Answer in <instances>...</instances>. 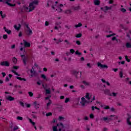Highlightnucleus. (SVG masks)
Segmentation results:
<instances>
[{"mask_svg": "<svg viewBox=\"0 0 131 131\" xmlns=\"http://www.w3.org/2000/svg\"><path fill=\"white\" fill-rule=\"evenodd\" d=\"M38 4V2L37 0H35V1L30 3L29 7L25 8V11H26V12H31V11H33L35 8V6H37Z\"/></svg>", "mask_w": 131, "mask_h": 131, "instance_id": "nucleus-1", "label": "nucleus"}, {"mask_svg": "<svg viewBox=\"0 0 131 131\" xmlns=\"http://www.w3.org/2000/svg\"><path fill=\"white\" fill-rule=\"evenodd\" d=\"M64 125H63V124L60 123L57 124V126H54L53 127V131H61V130H64Z\"/></svg>", "mask_w": 131, "mask_h": 131, "instance_id": "nucleus-2", "label": "nucleus"}, {"mask_svg": "<svg viewBox=\"0 0 131 131\" xmlns=\"http://www.w3.org/2000/svg\"><path fill=\"white\" fill-rule=\"evenodd\" d=\"M109 117L110 118L108 117H103L102 118L100 119V120H103V121L107 122L108 120H115V119H117V118H118V117L115 115H111L109 116Z\"/></svg>", "mask_w": 131, "mask_h": 131, "instance_id": "nucleus-3", "label": "nucleus"}, {"mask_svg": "<svg viewBox=\"0 0 131 131\" xmlns=\"http://www.w3.org/2000/svg\"><path fill=\"white\" fill-rule=\"evenodd\" d=\"M85 98L88 100V103H92L93 101L96 100V97L93 96L92 94L86 93L85 95Z\"/></svg>", "mask_w": 131, "mask_h": 131, "instance_id": "nucleus-4", "label": "nucleus"}, {"mask_svg": "<svg viewBox=\"0 0 131 131\" xmlns=\"http://www.w3.org/2000/svg\"><path fill=\"white\" fill-rule=\"evenodd\" d=\"M52 8L53 10L58 12V13H61V12H62V8H63V4L53 5L52 6Z\"/></svg>", "mask_w": 131, "mask_h": 131, "instance_id": "nucleus-5", "label": "nucleus"}, {"mask_svg": "<svg viewBox=\"0 0 131 131\" xmlns=\"http://www.w3.org/2000/svg\"><path fill=\"white\" fill-rule=\"evenodd\" d=\"M26 27L27 29V30H26L27 35L28 36H30V35H32V34H33L32 30H31L30 28H29V27L28 26V25H26Z\"/></svg>", "mask_w": 131, "mask_h": 131, "instance_id": "nucleus-6", "label": "nucleus"}, {"mask_svg": "<svg viewBox=\"0 0 131 131\" xmlns=\"http://www.w3.org/2000/svg\"><path fill=\"white\" fill-rule=\"evenodd\" d=\"M21 57L24 65H26L27 64V62L28 61V56H26L25 55H21Z\"/></svg>", "mask_w": 131, "mask_h": 131, "instance_id": "nucleus-7", "label": "nucleus"}, {"mask_svg": "<svg viewBox=\"0 0 131 131\" xmlns=\"http://www.w3.org/2000/svg\"><path fill=\"white\" fill-rule=\"evenodd\" d=\"M112 9V6L108 7L107 6H104V7H101V10H102L104 13H107V11L111 10Z\"/></svg>", "mask_w": 131, "mask_h": 131, "instance_id": "nucleus-8", "label": "nucleus"}, {"mask_svg": "<svg viewBox=\"0 0 131 131\" xmlns=\"http://www.w3.org/2000/svg\"><path fill=\"white\" fill-rule=\"evenodd\" d=\"M1 66H5L6 67H9L10 66V62L7 61H4L1 62Z\"/></svg>", "mask_w": 131, "mask_h": 131, "instance_id": "nucleus-9", "label": "nucleus"}, {"mask_svg": "<svg viewBox=\"0 0 131 131\" xmlns=\"http://www.w3.org/2000/svg\"><path fill=\"white\" fill-rule=\"evenodd\" d=\"M97 66L98 67H100V68H106L107 69V68H108V66L106 64H102V63H101V62H98L97 63Z\"/></svg>", "mask_w": 131, "mask_h": 131, "instance_id": "nucleus-10", "label": "nucleus"}, {"mask_svg": "<svg viewBox=\"0 0 131 131\" xmlns=\"http://www.w3.org/2000/svg\"><path fill=\"white\" fill-rule=\"evenodd\" d=\"M30 73H31L30 77H33V76H35L36 75V72L33 71V67H32V69L30 70Z\"/></svg>", "mask_w": 131, "mask_h": 131, "instance_id": "nucleus-11", "label": "nucleus"}, {"mask_svg": "<svg viewBox=\"0 0 131 131\" xmlns=\"http://www.w3.org/2000/svg\"><path fill=\"white\" fill-rule=\"evenodd\" d=\"M81 100V101L80 102V104L81 106H85V103H86V100H85V98H84V97H82Z\"/></svg>", "mask_w": 131, "mask_h": 131, "instance_id": "nucleus-12", "label": "nucleus"}, {"mask_svg": "<svg viewBox=\"0 0 131 131\" xmlns=\"http://www.w3.org/2000/svg\"><path fill=\"white\" fill-rule=\"evenodd\" d=\"M71 74L74 75L76 78H78L77 75H78V72L75 70H73L71 72Z\"/></svg>", "mask_w": 131, "mask_h": 131, "instance_id": "nucleus-13", "label": "nucleus"}, {"mask_svg": "<svg viewBox=\"0 0 131 131\" xmlns=\"http://www.w3.org/2000/svg\"><path fill=\"white\" fill-rule=\"evenodd\" d=\"M33 106L35 109H38L39 108V103H37V101L33 102Z\"/></svg>", "mask_w": 131, "mask_h": 131, "instance_id": "nucleus-14", "label": "nucleus"}, {"mask_svg": "<svg viewBox=\"0 0 131 131\" xmlns=\"http://www.w3.org/2000/svg\"><path fill=\"white\" fill-rule=\"evenodd\" d=\"M24 45L26 48H29L30 47V43L26 41L25 40H23Z\"/></svg>", "mask_w": 131, "mask_h": 131, "instance_id": "nucleus-15", "label": "nucleus"}, {"mask_svg": "<svg viewBox=\"0 0 131 131\" xmlns=\"http://www.w3.org/2000/svg\"><path fill=\"white\" fill-rule=\"evenodd\" d=\"M131 116L130 115L128 114V117L127 118V123L128 125H131V121H130Z\"/></svg>", "mask_w": 131, "mask_h": 131, "instance_id": "nucleus-16", "label": "nucleus"}, {"mask_svg": "<svg viewBox=\"0 0 131 131\" xmlns=\"http://www.w3.org/2000/svg\"><path fill=\"white\" fill-rule=\"evenodd\" d=\"M4 29L5 30V32H6L7 34H11V33H12V31H11V30H9L8 29H7V28H6V27H5L4 28Z\"/></svg>", "mask_w": 131, "mask_h": 131, "instance_id": "nucleus-17", "label": "nucleus"}, {"mask_svg": "<svg viewBox=\"0 0 131 131\" xmlns=\"http://www.w3.org/2000/svg\"><path fill=\"white\" fill-rule=\"evenodd\" d=\"M6 99L8 100V101H14V100H15V98L11 96H8L6 97Z\"/></svg>", "mask_w": 131, "mask_h": 131, "instance_id": "nucleus-18", "label": "nucleus"}, {"mask_svg": "<svg viewBox=\"0 0 131 131\" xmlns=\"http://www.w3.org/2000/svg\"><path fill=\"white\" fill-rule=\"evenodd\" d=\"M104 94L105 95H107V96H110V95L111 94V93H110V90H109V89H105L104 90Z\"/></svg>", "mask_w": 131, "mask_h": 131, "instance_id": "nucleus-19", "label": "nucleus"}, {"mask_svg": "<svg viewBox=\"0 0 131 131\" xmlns=\"http://www.w3.org/2000/svg\"><path fill=\"white\" fill-rule=\"evenodd\" d=\"M80 7L79 6V5H76L75 6H73L72 7V9L74 10V11H77V10H79Z\"/></svg>", "mask_w": 131, "mask_h": 131, "instance_id": "nucleus-20", "label": "nucleus"}, {"mask_svg": "<svg viewBox=\"0 0 131 131\" xmlns=\"http://www.w3.org/2000/svg\"><path fill=\"white\" fill-rule=\"evenodd\" d=\"M94 3L95 6H99L101 2L100 1V0H94Z\"/></svg>", "mask_w": 131, "mask_h": 131, "instance_id": "nucleus-21", "label": "nucleus"}, {"mask_svg": "<svg viewBox=\"0 0 131 131\" xmlns=\"http://www.w3.org/2000/svg\"><path fill=\"white\" fill-rule=\"evenodd\" d=\"M101 107L103 108L105 110H108V109H110V107L108 105H105L104 104L101 105Z\"/></svg>", "mask_w": 131, "mask_h": 131, "instance_id": "nucleus-22", "label": "nucleus"}, {"mask_svg": "<svg viewBox=\"0 0 131 131\" xmlns=\"http://www.w3.org/2000/svg\"><path fill=\"white\" fill-rule=\"evenodd\" d=\"M14 28H15V29L16 30L18 31L20 29V28H21V25H20V24H18V25H14Z\"/></svg>", "mask_w": 131, "mask_h": 131, "instance_id": "nucleus-23", "label": "nucleus"}, {"mask_svg": "<svg viewBox=\"0 0 131 131\" xmlns=\"http://www.w3.org/2000/svg\"><path fill=\"white\" fill-rule=\"evenodd\" d=\"M52 104V100H49L48 103L47 104L46 109H50V106Z\"/></svg>", "mask_w": 131, "mask_h": 131, "instance_id": "nucleus-24", "label": "nucleus"}, {"mask_svg": "<svg viewBox=\"0 0 131 131\" xmlns=\"http://www.w3.org/2000/svg\"><path fill=\"white\" fill-rule=\"evenodd\" d=\"M41 77L42 78V79H45V80H46V81H48V78H47V76L45 74H41Z\"/></svg>", "mask_w": 131, "mask_h": 131, "instance_id": "nucleus-25", "label": "nucleus"}, {"mask_svg": "<svg viewBox=\"0 0 131 131\" xmlns=\"http://www.w3.org/2000/svg\"><path fill=\"white\" fill-rule=\"evenodd\" d=\"M82 84H84V85H86V86H89V85H90V82H88V81H82Z\"/></svg>", "mask_w": 131, "mask_h": 131, "instance_id": "nucleus-26", "label": "nucleus"}, {"mask_svg": "<svg viewBox=\"0 0 131 131\" xmlns=\"http://www.w3.org/2000/svg\"><path fill=\"white\" fill-rule=\"evenodd\" d=\"M64 14H67L68 15L69 14H71L72 13V11H71V10L70 9H68L67 10H65L64 11Z\"/></svg>", "mask_w": 131, "mask_h": 131, "instance_id": "nucleus-27", "label": "nucleus"}, {"mask_svg": "<svg viewBox=\"0 0 131 131\" xmlns=\"http://www.w3.org/2000/svg\"><path fill=\"white\" fill-rule=\"evenodd\" d=\"M126 48H127V49H130V48H131V43L130 42L126 43Z\"/></svg>", "mask_w": 131, "mask_h": 131, "instance_id": "nucleus-28", "label": "nucleus"}, {"mask_svg": "<svg viewBox=\"0 0 131 131\" xmlns=\"http://www.w3.org/2000/svg\"><path fill=\"white\" fill-rule=\"evenodd\" d=\"M12 61H13V62L14 63V64H17V62H18V60L17 59V58L16 57H13L12 58Z\"/></svg>", "mask_w": 131, "mask_h": 131, "instance_id": "nucleus-29", "label": "nucleus"}, {"mask_svg": "<svg viewBox=\"0 0 131 131\" xmlns=\"http://www.w3.org/2000/svg\"><path fill=\"white\" fill-rule=\"evenodd\" d=\"M64 42L67 43V48H68L69 46H71V43H70V42H69L68 40H65Z\"/></svg>", "mask_w": 131, "mask_h": 131, "instance_id": "nucleus-30", "label": "nucleus"}, {"mask_svg": "<svg viewBox=\"0 0 131 131\" xmlns=\"http://www.w3.org/2000/svg\"><path fill=\"white\" fill-rule=\"evenodd\" d=\"M117 93L113 92L112 93H111L110 96L111 97H116V96H117Z\"/></svg>", "mask_w": 131, "mask_h": 131, "instance_id": "nucleus-31", "label": "nucleus"}, {"mask_svg": "<svg viewBox=\"0 0 131 131\" xmlns=\"http://www.w3.org/2000/svg\"><path fill=\"white\" fill-rule=\"evenodd\" d=\"M82 26V24L81 23H79L78 24L75 25V27L76 28H78V27H81Z\"/></svg>", "mask_w": 131, "mask_h": 131, "instance_id": "nucleus-32", "label": "nucleus"}, {"mask_svg": "<svg viewBox=\"0 0 131 131\" xmlns=\"http://www.w3.org/2000/svg\"><path fill=\"white\" fill-rule=\"evenodd\" d=\"M81 36H82V34H81V33H79V34H76L75 37L77 38H79L80 37H81Z\"/></svg>", "mask_w": 131, "mask_h": 131, "instance_id": "nucleus-33", "label": "nucleus"}, {"mask_svg": "<svg viewBox=\"0 0 131 131\" xmlns=\"http://www.w3.org/2000/svg\"><path fill=\"white\" fill-rule=\"evenodd\" d=\"M95 109H96L97 110L100 111V108L97 107V106H92V110L93 111H95Z\"/></svg>", "mask_w": 131, "mask_h": 131, "instance_id": "nucleus-34", "label": "nucleus"}, {"mask_svg": "<svg viewBox=\"0 0 131 131\" xmlns=\"http://www.w3.org/2000/svg\"><path fill=\"white\" fill-rule=\"evenodd\" d=\"M29 122H30V123H31V124H32V125L33 126H34V125H35V122L32 121V120L30 118H29Z\"/></svg>", "mask_w": 131, "mask_h": 131, "instance_id": "nucleus-35", "label": "nucleus"}, {"mask_svg": "<svg viewBox=\"0 0 131 131\" xmlns=\"http://www.w3.org/2000/svg\"><path fill=\"white\" fill-rule=\"evenodd\" d=\"M16 79H18L19 80H24V81H26V79L20 77H16Z\"/></svg>", "mask_w": 131, "mask_h": 131, "instance_id": "nucleus-36", "label": "nucleus"}, {"mask_svg": "<svg viewBox=\"0 0 131 131\" xmlns=\"http://www.w3.org/2000/svg\"><path fill=\"white\" fill-rule=\"evenodd\" d=\"M62 41H63V39L60 38L59 39L58 41H56L55 42V43H56L57 45H59V43H60V42H62Z\"/></svg>", "mask_w": 131, "mask_h": 131, "instance_id": "nucleus-37", "label": "nucleus"}, {"mask_svg": "<svg viewBox=\"0 0 131 131\" xmlns=\"http://www.w3.org/2000/svg\"><path fill=\"white\" fill-rule=\"evenodd\" d=\"M65 120V118L62 116H60L59 118V121H64Z\"/></svg>", "mask_w": 131, "mask_h": 131, "instance_id": "nucleus-38", "label": "nucleus"}, {"mask_svg": "<svg viewBox=\"0 0 131 131\" xmlns=\"http://www.w3.org/2000/svg\"><path fill=\"white\" fill-rule=\"evenodd\" d=\"M75 55H77V56H80V55H81V53L78 52V51L77 50L75 52Z\"/></svg>", "mask_w": 131, "mask_h": 131, "instance_id": "nucleus-39", "label": "nucleus"}, {"mask_svg": "<svg viewBox=\"0 0 131 131\" xmlns=\"http://www.w3.org/2000/svg\"><path fill=\"white\" fill-rule=\"evenodd\" d=\"M119 75L121 78H122V77H123V73H122V71L120 72Z\"/></svg>", "mask_w": 131, "mask_h": 131, "instance_id": "nucleus-40", "label": "nucleus"}, {"mask_svg": "<svg viewBox=\"0 0 131 131\" xmlns=\"http://www.w3.org/2000/svg\"><path fill=\"white\" fill-rule=\"evenodd\" d=\"M121 12H122V13H125V12H126V9H124V8H121L120 9Z\"/></svg>", "mask_w": 131, "mask_h": 131, "instance_id": "nucleus-41", "label": "nucleus"}, {"mask_svg": "<svg viewBox=\"0 0 131 131\" xmlns=\"http://www.w3.org/2000/svg\"><path fill=\"white\" fill-rule=\"evenodd\" d=\"M114 35H116V34L115 33L110 34L108 35H107L106 37H111V36H114Z\"/></svg>", "mask_w": 131, "mask_h": 131, "instance_id": "nucleus-42", "label": "nucleus"}, {"mask_svg": "<svg viewBox=\"0 0 131 131\" xmlns=\"http://www.w3.org/2000/svg\"><path fill=\"white\" fill-rule=\"evenodd\" d=\"M70 52L71 54H74V53H75V51L74 50V49H70Z\"/></svg>", "mask_w": 131, "mask_h": 131, "instance_id": "nucleus-43", "label": "nucleus"}, {"mask_svg": "<svg viewBox=\"0 0 131 131\" xmlns=\"http://www.w3.org/2000/svg\"><path fill=\"white\" fill-rule=\"evenodd\" d=\"M94 117H95V116L94 115V114H91L90 115V118L91 119H93V118H94Z\"/></svg>", "mask_w": 131, "mask_h": 131, "instance_id": "nucleus-44", "label": "nucleus"}, {"mask_svg": "<svg viewBox=\"0 0 131 131\" xmlns=\"http://www.w3.org/2000/svg\"><path fill=\"white\" fill-rule=\"evenodd\" d=\"M28 94H29V96H30V97H33V93L32 92H29Z\"/></svg>", "mask_w": 131, "mask_h": 131, "instance_id": "nucleus-45", "label": "nucleus"}, {"mask_svg": "<svg viewBox=\"0 0 131 131\" xmlns=\"http://www.w3.org/2000/svg\"><path fill=\"white\" fill-rule=\"evenodd\" d=\"M53 115V114L52 113H48L46 114V116L49 117V116H52Z\"/></svg>", "mask_w": 131, "mask_h": 131, "instance_id": "nucleus-46", "label": "nucleus"}, {"mask_svg": "<svg viewBox=\"0 0 131 131\" xmlns=\"http://www.w3.org/2000/svg\"><path fill=\"white\" fill-rule=\"evenodd\" d=\"M125 59L127 62H130V60L127 58V56H125Z\"/></svg>", "mask_w": 131, "mask_h": 131, "instance_id": "nucleus-47", "label": "nucleus"}, {"mask_svg": "<svg viewBox=\"0 0 131 131\" xmlns=\"http://www.w3.org/2000/svg\"><path fill=\"white\" fill-rule=\"evenodd\" d=\"M76 43L78 45V46H80L81 45V43H80V41L79 40H77Z\"/></svg>", "mask_w": 131, "mask_h": 131, "instance_id": "nucleus-48", "label": "nucleus"}, {"mask_svg": "<svg viewBox=\"0 0 131 131\" xmlns=\"http://www.w3.org/2000/svg\"><path fill=\"white\" fill-rule=\"evenodd\" d=\"M3 38L4 39H7V38H8V35L7 34L3 35Z\"/></svg>", "mask_w": 131, "mask_h": 131, "instance_id": "nucleus-49", "label": "nucleus"}, {"mask_svg": "<svg viewBox=\"0 0 131 131\" xmlns=\"http://www.w3.org/2000/svg\"><path fill=\"white\" fill-rule=\"evenodd\" d=\"M17 119H18V120H23V117L18 116L17 117Z\"/></svg>", "mask_w": 131, "mask_h": 131, "instance_id": "nucleus-50", "label": "nucleus"}, {"mask_svg": "<svg viewBox=\"0 0 131 131\" xmlns=\"http://www.w3.org/2000/svg\"><path fill=\"white\" fill-rule=\"evenodd\" d=\"M46 94H51V91L49 89H46Z\"/></svg>", "mask_w": 131, "mask_h": 131, "instance_id": "nucleus-51", "label": "nucleus"}, {"mask_svg": "<svg viewBox=\"0 0 131 131\" xmlns=\"http://www.w3.org/2000/svg\"><path fill=\"white\" fill-rule=\"evenodd\" d=\"M124 63H125V61H122L121 62H119V64H121L122 65H124Z\"/></svg>", "mask_w": 131, "mask_h": 131, "instance_id": "nucleus-52", "label": "nucleus"}, {"mask_svg": "<svg viewBox=\"0 0 131 131\" xmlns=\"http://www.w3.org/2000/svg\"><path fill=\"white\" fill-rule=\"evenodd\" d=\"M61 24H62V23L61 22H57L55 23V25H57V26H59V25H61Z\"/></svg>", "mask_w": 131, "mask_h": 131, "instance_id": "nucleus-53", "label": "nucleus"}, {"mask_svg": "<svg viewBox=\"0 0 131 131\" xmlns=\"http://www.w3.org/2000/svg\"><path fill=\"white\" fill-rule=\"evenodd\" d=\"M50 23H49V21H46L45 22V26H49Z\"/></svg>", "mask_w": 131, "mask_h": 131, "instance_id": "nucleus-54", "label": "nucleus"}, {"mask_svg": "<svg viewBox=\"0 0 131 131\" xmlns=\"http://www.w3.org/2000/svg\"><path fill=\"white\" fill-rule=\"evenodd\" d=\"M18 128V126H15L13 128V130H17Z\"/></svg>", "mask_w": 131, "mask_h": 131, "instance_id": "nucleus-55", "label": "nucleus"}, {"mask_svg": "<svg viewBox=\"0 0 131 131\" xmlns=\"http://www.w3.org/2000/svg\"><path fill=\"white\" fill-rule=\"evenodd\" d=\"M70 99L69 98H66L65 100V103H68V102H69Z\"/></svg>", "mask_w": 131, "mask_h": 131, "instance_id": "nucleus-56", "label": "nucleus"}, {"mask_svg": "<svg viewBox=\"0 0 131 131\" xmlns=\"http://www.w3.org/2000/svg\"><path fill=\"white\" fill-rule=\"evenodd\" d=\"M19 103H20V105H21V106H22V107H24V103H23V102H19Z\"/></svg>", "mask_w": 131, "mask_h": 131, "instance_id": "nucleus-57", "label": "nucleus"}, {"mask_svg": "<svg viewBox=\"0 0 131 131\" xmlns=\"http://www.w3.org/2000/svg\"><path fill=\"white\" fill-rule=\"evenodd\" d=\"M66 28H67L68 29H70V26L69 25H66L65 26Z\"/></svg>", "mask_w": 131, "mask_h": 131, "instance_id": "nucleus-58", "label": "nucleus"}, {"mask_svg": "<svg viewBox=\"0 0 131 131\" xmlns=\"http://www.w3.org/2000/svg\"><path fill=\"white\" fill-rule=\"evenodd\" d=\"M13 69H15V70L19 69V67L14 66Z\"/></svg>", "mask_w": 131, "mask_h": 131, "instance_id": "nucleus-59", "label": "nucleus"}, {"mask_svg": "<svg viewBox=\"0 0 131 131\" xmlns=\"http://www.w3.org/2000/svg\"><path fill=\"white\" fill-rule=\"evenodd\" d=\"M1 17L3 19H4V18H6V14H2Z\"/></svg>", "mask_w": 131, "mask_h": 131, "instance_id": "nucleus-60", "label": "nucleus"}, {"mask_svg": "<svg viewBox=\"0 0 131 131\" xmlns=\"http://www.w3.org/2000/svg\"><path fill=\"white\" fill-rule=\"evenodd\" d=\"M18 36L19 37H21V36H22V32H20L18 34Z\"/></svg>", "mask_w": 131, "mask_h": 131, "instance_id": "nucleus-61", "label": "nucleus"}, {"mask_svg": "<svg viewBox=\"0 0 131 131\" xmlns=\"http://www.w3.org/2000/svg\"><path fill=\"white\" fill-rule=\"evenodd\" d=\"M32 116L33 118L36 119L37 118V117L35 116V115H32Z\"/></svg>", "mask_w": 131, "mask_h": 131, "instance_id": "nucleus-62", "label": "nucleus"}, {"mask_svg": "<svg viewBox=\"0 0 131 131\" xmlns=\"http://www.w3.org/2000/svg\"><path fill=\"white\" fill-rule=\"evenodd\" d=\"M15 48H16L15 45H13L11 46V49H15Z\"/></svg>", "mask_w": 131, "mask_h": 131, "instance_id": "nucleus-63", "label": "nucleus"}, {"mask_svg": "<svg viewBox=\"0 0 131 131\" xmlns=\"http://www.w3.org/2000/svg\"><path fill=\"white\" fill-rule=\"evenodd\" d=\"M2 75H3V77H5V76H6V73H5V72L2 73Z\"/></svg>", "mask_w": 131, "mask_h": 131, "instance_id": "nucleus-64", "label": "nucleus"}]
</instances>
